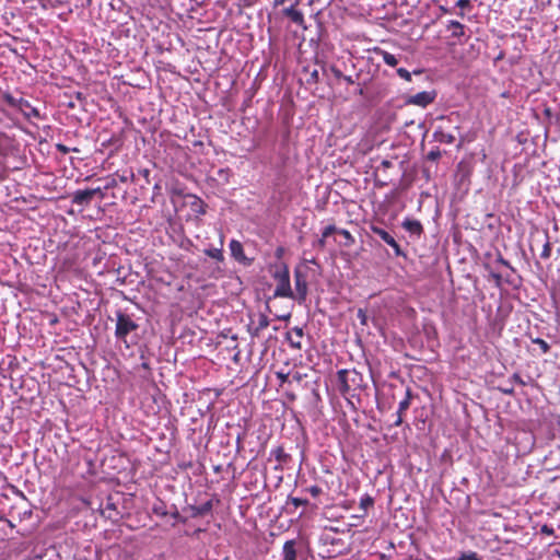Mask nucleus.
<instances>
[{
    "label": "nucleus",
    "instance_id": "09e8293b",
    "mask_svg": "<svg viewBox=\"0 0 560 560\" xmlns=\"http://www.w3.org/2000/svg\"><path fill=\"white\" fill-rule=\"evenodd\" d=\"M311 77L312 79H314L315 81L318 80V71L317 70H314L312 73H311Z\"/></svg>",
    "mask_w": 560,
    "mask_h": 560
},
{
    "label": "nucleus",
    "instance_id": "5701e85b",
    "mask_svg": "<svg viewBox=\"0 0 560 560\" xmlns=\"http://www.w3.org/2000/svg\"><path fill=\"white\" fill-rule=\"evenodd\" d=\"M500 267H501L500 265H497V269L494 271L490 272V275L493 278V280L495 281L497 285H501L502 283H504L503 282L504 270L501 269Z\"/></svg>",
    "mask_w": 560,
    "mask_h": 560
},
{
    "label": "nucleus",
    "instance_id": "de8ad7c7",
    "mask_svg": "<svg viewBox=\"0 0 560 560\" xmlns=\"http://www.w3.org/2000/svg\"><path fill=\"white\" fill-rule=\"evenodd\" d=\"M290 343H291V347H293V348H296V349H300V348H301V343H300V341L294 342V340H291V341H290Z\"/></svg>",
    "mask_w": 560,
    "mask_h": 560
},
{
    "label": "nucleus",
    "instance_id": "bb28decb",
    "mask_svg": "<svg viewBox=\"0 0 560 560\" xmlns=\"http://www.w3.org/2000/svg\"><path fill=\"white\" fill-rule=\"evenodd\" d=\"M338 231L339 229H337L334 224H329L322 231V236H324V238H327L331 234L338 233Z\"/></svg>",
    "mask_w": 560,
    "mask_h": 560
},
{
    "label": "nucleus",
    "instance_id": "e433bc0d",
    "mask_svg": "<svg viewBox=\"0 0 560 560\" xmlns=\"http://www.w3.org/2000/svg\"><path fill=\"white\" fill-rule=\"evenodd\" d=\"M314 246H315L316 248H319V249L325 248V246H326V238H324V236H322L319 240H317V241L314 243Z\"/></svg>",
    "mask_w": 560,
    "mask_h": 560
},
{
    "label": "nucleus",
    "instance_id": "6e6d98bb",
    "mask_svg": "<svg viewBox=\"0 0 560 560\" xmlns=\"http://www.w3.org/2000/svg\"><path fill=\"white\" fill-rule=\"evenodd\" d=\"M278 375H279V377H280L282 381H284V380L287 378V376H285V375H282V374H278Z\"/></svg>",
    "mask_w": 560,
    "mask_h": 560
},
{
    "label": "nucleus",
    "instance_id": "603ef678",
    "mask_svg": "<svg viewBox=\"0 0 560 560\" xmlns=\"http://www.w3.org/2000/svg\"><path fill=\"white\" fill-rule=\"evenodd\" d=\"M119 179H120V182L126 183V182H128V176L121 175L119 177Z\"/></svg>",
    "mask_w": 560,
    "mask_h": 560
},
{
    "label": "nucleus",
    "instance_id": "7c9ffc66",
    "mask_svg": "<svg viewBox=\"0 0 560 560\" xmlns=\"http://www.w3.org/2000/svg\"><path fill=\"white\" fill-rule=\"evenodd\" d=\"M471 4V0H457V8L462 10L460 15L464 16V11L468 10Z\"/></svg>",
    "mask_w": 560,
    "mask_h": 560
},
{
    "label": "nucleus",
    "instance_id": "79ce46f5",
    "mask_svg": "<svg viewBox=\"0 0 560 560\" xmlns=\"http://www.w3.org/2000/svg\"><path fill=\"white\" fill-rule=\"evenodd\" d=\"M89 190H90V192H91L92 197H93L94 195H101V197H103V192H102V188H101V187L93 188V189H89Z\"/></svg>",
    "mask_w": 560,
    "mask_h": 560
},
{
    "label": "nucleus",
    "instance_id": "7ed1b4c3",
    "mask_svg": "<svg viewBox=\"0 0 560 560\" xmlns=\"http://www.w3.org/2000/svg\"><path fill=\"white\" fill-rule=\"evenodd\" d=\"M272 277L277 281L273 298H294L290 284L289 269L285 265L277 266L272 272Z\"/></svg>",
    "mask_w": 560,
    "mask_h": 560
},
{
    "label": "nucleus",
    "instance_id": "3c124183",
    "mask_svg": "<svg viewBox=\"0 0 560 560\" xmlns=\"http://www.w3.org/2000/svg\"><path fill=\"white\" fill-rule=\"evenodd\" d=\"M343 79H345V81H346L347 83H349V84H353V83H354V81L352 80V78H351V77H343Z\"/></svg>",
    "mask_w": 560,
    "mask_h": 560
},
{
    "label": "nucleus",
    "instance_id": "f03ea898",
    "mask_svg": "<svg viewBox=\"0 0 560 560\" xmlns=\"http://www.w3.org/2000/svg\"><path fill=\"white\" fill-rule=\"evenodd\" d=\"M337 383L340 394L349 399L364 387V377L357 370L342 369L337 372Z\"/></svg>",
    "mask_w": 560,
    "mask_h": 560
},
{
    "label": "nucleus",
    "instance_id": "aec40b11",
    "mask_svg": "<svg viewBox=\"0 0 560 560\" xmlns=\"http://www.w3.org/2000/svg\"><path fill=\"white\" fill-rule=\"evenodd\" d=\"M410 404H411V393H410V389L407 388L406 396L402 400H400V402L398 405L397 412L404 413L406 410H408V408L410 407Z\"/></svg>",
    "mask_w": 560,
    "mask_h": 560
},
{
    "label": "nucleus",
    "instance_id": "4c0bfd02",
    "mask_svg": "<svg viewBox=\"0 0 560 560\" xmlns=\"http://www.w3.org/2000/svg\"><path fill=\"white\" fill-rule=\"evenodd\" d=\"M116 185H117V182L115 178L107 179V182L104 186V189L107 190V189L114 188V187H116Z\"/></svg>",
    "mask_w": 560,
    "mask_h": 560
},
{
    "label": "nucleus",
    "instance_id": "2eb2a0df",
    "mask_svg": "<svg viewBox=\"0 0 560 560\" xmlns=\"http://www.w3.org/2000/svg\"><path fill=\"white\" fill-rule=\"evenodd\" d=\"M402 226L406 231L415 235H420L422 232V225L417 220H405Z\"/></svg>",
    "mask_w": 560,
    "mask_h": 560
},
{
    "label": "nucleus",
    "instance_id": "c756f323",
    "mask_svg": "<svg viewBox=\"0 0 560 560\" xmlns=\"http://www.w3.org/2000/svg\"><path fill=\"white\" fill-rule=\"evenodd\" d=\"M192 209L199 214L206 213V206L200 199H197V201L192 205Z\"/></svg>",
    "mask_w": 560,
    "mask_h": 560
},
{
    "label": "nucleus",
    "instance_id": "58836bf2",
    "mask_svg": "<svg viewBox=\"0 0 560 560\" xmlns=\"http://www.w3.org/2000/svg\"><path fill=\"white\" fill-rule=\"evenodd\" d=\"M308 491H310V493L312 494V497H314V498H315V497H317V495L322 492L320 488H319V487H317V486H313V487H311V488L308 489Z\"/></svg>",
    "mask_w": 560,
    "mask_h": 560
},
{
    "label": "nucleus",
    "instance_id": "f8f14e48",
    "mask_svg": "<svg viewBox=\"0 0 560 560\" xmlns=\"http://www.w3.org/2000/svg\"><path fill=\"white\" fill-rule=\"evenodd\" d=\"M92 195L90 192L89 189H85V190H77L74 194H73V203L78 205V206H85L88 205L91 200H92Z\"/></svg>",
    "mask_w": 560,
    "mask_h": 560
},
{
    "label": "nucleus",
    "instance_id": "6ab92c4d",
    "mask_svg": "<svg viewBox=\"0 0 560 560\" xmlns=\"http://www.w3.org/2000/svg\"><path fill=\"white\" fill-rule=\"evenodd\" d=\"M152 512L158 515V516H161V517H164L166 515H168V510H167V506L166 504L159 500L158 502H155L152 506Z\"/></svg>",
    "mask_w": 560,
    "mask_h": 560
},
{
    "label": "nucleus",
    "instance_id": "cd10ccee",
    "mask_svg": "<svg viewBox=\"0 0 560 560\" xmlns=\"http://www.w3.org/2000/svg\"><path fill=\"white\" fill-rule=\"evenodd\" d=\"M533 342L539 346L542 353H547L550 350V346L548 345V342L541 338H536L533 340Z\"/></svg>",
    "mask_w": 560,
    "mask_h": 560
},
{
    "label": "nucleus",
    "instance_id": "4be33fe9",
    "mask_svg": "<svg viewBox=\"0 0 560 560\" xmlns=\"http://www.w3.org/2000/svg\"><path fill=\"white\" fill-rule=\"evenodd\" d=\"M20 112L27 119H30L32 117L38 118V119L42 118V115H40L39 110L36 107L32 106L31 104H30L28 108H25V110H20Z\"/></svg>",
    "mask_w": 560,
    "mask_h": 560
},
{
    "label": "nucleus",
    "instance_id": "b1692460",
    "mask_svg": "<svg viewBox=\"0 0 560 560\" xmlns=\"http://www.w3.org/2000/svg\"><path fill=\"white\" fill-rule=\"evenodd\" d=\"M550 256H551V244L549 241L548 233H546V242H545L542 250L540 253V257L542 259H548V258H550Z\"/></svg>",
    "mask_w": 560,
    "mask_h": 560
},
{
    "label": "nucleus",
    "instance_id": "13d9d810",
    "mask_svg": "<svg viewBox=\"0 0 560 560\" xmlns=\"http://www.w3.org/2000/svg\"><path fill=\"white\" fill-rule=\"evenodd\" d=\"M142 366H143L144 369H149V365H148V363H145V362H144V363H142Z\"/></svg>",
    "mask_w": 560,
    "mask_h": 560
},
{
    "label": "nucleus",
    "instance_id": "a211bd4d",
    "mask_svg": "<svg viewBox=\"0 0 560 560\" xmlns=\"http://www.w3.org/2000/svg\"><path fill=\"white\" fill-rule=\"evenodd\" d=\"M270 454L279 463H287L290 457L289 454L284 452V448L282 446H277L276 448H272Z\"/></svg>",
    "mask_w": 560,
    "mask_h": 560
},
{
    "label": "nucleus",
    "instance_id": "864d4df0",
    "mask_svg": "<svg viewBox=\"0 0 560 560\" xmlns=\"http://www.w3.org/2000/svg\"><path fill=\"white\" fill-rule=\"evenodd\" d=\"M504 393H506V394H512V393H513V389H512V388L510 389V387H506V389H504Z\"/></svg>",
    "mask_w": 560,
    "mask_h": 560
},
{
    "label": "nucleus",
    "instance_id": "2f4dec72",
    "mask_svg": "<svg viewBox=\"0 0 560 560\" xmlns=\"http://www.w3.org/2000/svg\"><path fill=\"white\" fill-rule=\"evenodd\" d=\"M456 27H457V44H462V37L465 36V33H466L465 25L457 22Z\"/></svg>",
    "mask_w": 560,
    "mask_h": 560
},
{
    "label": "nucleus",
    "instance_id": "49530a36",
    "mask_svg": "<svg viewBox=\"0 0 560 560\" xmlns=\"http://www.w3.org/2000/svg\"><path fill=\"white\" fill-rule=\"evenodd\" d=\"M382 165H383V167L388 168L392 166V162L388 160H384V161H382Z\"/></svg>",
    "mask_w": 560,
    "mask_h": 560
},
{
    "label": "nucleus",
    "instance_id": "1a4fd4ad",
    "mask_svg": "<svg viewBox=\"0 0 560 560\" xmlns=\"http://www.w3.org/2000/svg\"><path fill=\"white\" fill-rule=\"evenodd\" d=\"M3 101L12 108L19 109V110H25V108L30 107V102L27 100H24L22 97L16 98L13 95L5 93L3 95Z\"/></svg>",
    "mask_w": 560,
    "mask_h": 560
},
{
    "label": "nucleus",
    "instance_id": "72a5a7b5",
    "mask_svg": "<svg viewBox=\"0 0 560 560\" xmlns=\"http://www.w3.org/2000/svg\"><path fill=\"white\" fill-rule=\"evenodd\" d=\"M357 317L360 320L361 325L368 324V315L363 308H359L357 312Z\"/></svg>",
    "mask_w": 560,
    "mask_h": 560
},
{
    "label": "nucleus",
    "instance_id": "9b49d317",
    "mask_svg": "<svg viewBox=\"0 0 560 560\" xmlns=\"http://www.w3.org/2000/svg\"><path fill=\"white\" fill-rule=\"evenodd\" d=\"M283 14L291 19L298 25H303L304 15L301 11L296 10L294 5L283 9Z\"/></svg>",
    "mask_w": 560,
    "mask_h": 560
},
{
    "label": "nucleus",
    "instance_id": "ea45409f",
    "mask_svg": "<svg viewBox=\"0 0 560 560\" xmlns=\"http://www.w3.org/2000/svg\"><path fill=\"white\" fill-rule=\"evenodd\" d=\"M402 415H404V413H398V412L396 411V413H395L396 419H395V421H394V425H395V427H399V425H401V423H402Z\"/></svg>",
    "mask_w": 560,
    "mask_h": 560
},
{
    "label": "nucleus",
    "instance_id": "ddd939ff",
    "mask_svg": "<svg viewBox=\"0 0 560 560\" xmlns=\"http://www.w3.org/2000/svg\"><path fill=\"white\" fill-rule=\"evenodd\" d=\"M295 540H288L282 548L283 560H296Z\"/></svg>",
    "mask_w": 560,
    "mask_h": 560
},
{
    "label": "nucleus",
    "instance_id": "dca6fc26",
    "mask_svg": "<svg viewBox=\"0 0 560 560\" xmlns=\"http://www.w3.org/2000/svg\"><path fill=\"white\" fill-rule=\"evenodd\" d=\"M375 54L381 56L383 61L387 66L395 67L398 63V59L396 58V56H394L393 54H390V52H388L386 50H383L381 48H376L375 49Z\"/></svg>",
    "mask_w": 560,
    "mask_h": 560
},
{
    "label": "nucleus",
    "instance_id": "c9c22d12",
    "mask_svg": "<svg viewBox=\"0 0 560 560\" xmlns=\"http://www.w3.org/2000/svg\"><path fill=\"white\" fill-rule=\"evenodd\" d=\"M322 541L324 544H331V545H334L335 542L340 541V539H336L335 537H332L330 535H323L322 536Z\"/></svg>",
    "mask_w": 560,
    "mask_h": 560
},
{
    "label": "nucleus",
    "instance_id": "f704fd0d",
    "mask_svg": "<svg viewBox=\"0 0 560 560\" xmlns=\"http://www.w3.org/2000/svg\"><path fill=\"white\" fill-rule=\"evenodd\" d=\"M291 503L295 508H299L301 505H306L307 504V500L306 499H300V498H291Z\"/></svg>",
    "mask_w": 560,
    "mask_h": 560
},
{
    "label": "nucleus",
    "instance_id": "6e6552de",
    "mask_svg": "<svg viewBox=\"0 0 560 560\" xmlns=\"http://www.w3.org/2000/svg\"><path fill=\"white\" fill-rule=\"evenodd\" d=\"M215 502H219V500H215ZM213 505L214 499H210L200 505H189L190 517L196 518L211 513Z\"/></svg>",
    "mask_w": 560,
    "mask_h": 560
},
{
    "label": "nucleus",
    "instance_id": "4d7b16f0",
    "mask_svg": "<svg viewBox=\"0 0 560 560\" xmlns=\"http://www.w3.org/2000/svg\"><path fill=\"white\" fill-rule=\"evenodd\" d=\"M60 150L67 152V149L63 145H59Z\"/></svg>",
    "mask_w": 560,
    "mask_h": 560
},
{
    "label": "nucleus",
    "instance_id": "8fccbe9b",
    "mask_svg": "<svg viewBox=\"0 0 560 560\" xmlns=\"http://www.w3.org/2000/svg\"><path fill=\"white\" fill-rule=\"evenodd\" d=\"M285 1H287V0H273V4H275L276 7H278V5H282Z\"/></svg>",
    "mask_w": 560,
    "mask_h": 560
},
{
    "label": "nucleus",
    "instance_id": "a18cd8bd",
    "mask_svg": "<svg viewBox=\"0 0 560 560\" xmlns=\"http://www.w3.org/2000/svg\"><path fill=\"white\" fill-rule=\"evenodd\" d=\"M450 236H453V240L455 241V223L453 222L450 229Z\"/></svg>",
    "mask_w": 560,
    "mask_h": 560
},
{
    "label": "nucleus",
    "instance_id": "9d476101",
    "mask_svg": "<svg viewBox=\"0 0 560 560\" xmlns=\"http://www.w3.org/2000/svg\"><path fill=\"white\" fill-rule=\"evenodd\" d=\"M497 265H500L501 266L500 268L504 270L503 282L512 284L513 280H512L511 276L514 272V269L511 267L510 262L508 260H505L502 256H500L497 259Z\"/></svg>",
    "mask_w": 560,
    "mask_h": 560
},
{
    "label": "nucleus",
    "instance_id": "052dcab7",
    "mask_svg": "<svg viewBox=\"0 0 560 560\" xmlns=\"http://www.w3.org/2000/svg\"><path fill=\"white\" fill-rule=\"evenodd\" d=\"M559 557H560V552H558Z\"/></svg>",
    "mask_w": 560,
    "mask_h": 560
},
{
    "label": "nucleus",
    "instance_id": "20e7f679",
    "mask_svg": "<svg viewBox=\"0 0 560 560\" xmlns=\"http://www.w3.org/2000/svg\"><path fill=\"white\" fill-rule=\"evenodd\" d=\"M371 231L374 235L378 236L384 243L390 246L394 249L396 256L404 255L400 245L396 242L395 237L389 232L377 225H371Z\"/></svg>",
    "mask_w": 560,
    "mask_h": 560
},
{
    "label": "nucleus",
    "instance_id": "bf43d9fd",
    "mask_svg": "<svg viewBox=\"0 0 560 560\" xmlns=\"http://www.w3.org/2000/svg\"><path fill=\"white\" fill-rule=\"evenodd\" d=\"M459 166H460V165H458V164H457V166H456L457 173L460 171V167H459Z\"/></svg>",
    "mask_w": 560,
    "mask_h": 560
},
{
    "label": "nucleus",
    "instance_id": "a19ab883",
    "mask_svg": "<svg viewBox=\"0 0 560 560\" xmlns=\"http://www.w3.org/2000/svg\"><path fill=\"white\" fill-rule=\"evenodd\" d=\"M511 380L520 385H525V382L522 380V377L517 374V373H514L511 377Z\"/></svg>",
    "mask_w": 560,
    "mask_h": 560
},
{
    "label": "nucleus",
    "instance_id": "f257e3e1",
    "mask_svg": "<svg viewBox=\"0 0 560 560\" xmlns=\"http://www.w3.org/2000/svg\"><path fill=\"white\" fill-rule=\"evenodd\" d=\"M116 327L115 337L117 341L121 342L126 349H130L136 346L140 337L138 335L139 325L132 319V317L122 312H116Z\"/></svg>",
    "mask_w": 560,
    "mask_h": 560
},
{
    "label": "nucleus",
    "instance_id": "5fc2aeb1",
    "mask_svg": "<svg viewBox=\"0 0 560 560\" xmlns=\"http://www.w3.org/2000/svg\"><path fill=\"white\" fill-rule=\"evenodd\" d=\"M504 393H506V394H512V393H513V389H512V388L510 389V387H506V389H504Z\"/></svg>",
    "mask_w": 560,
    "mask_h": 560
},
{
    "label": "nucleus",
    "instance_id": "39448f33",
    "mask_svg": "<svg viewBox=\"0 0 560 560\" xmlns=\"http://www.w3.org/2000/svg\"><path fill=\"white\" fill-rule=\"evenodd\" d=\"M294 284L296 296L294 295L293 299H296L299 303H302L306 300L308 289L305 276L299 270L294 272Z\"/></svg>",
    "mask_w": 560,
    "mask_h": 560
},
{
    "label": "nucleus",
    "instance_id": "c03bdc74",
    "mask_svg": "<svg viewBox=\"0 0 560 560\" xmlns=\"http://www.w3.org/2000/svg\"><path fill=\"white\" fill-rule=\"evenodd\" d=\"M293 331L295 332V335L299 337V338H302L303 337V329L300 328V327H294L293 328Z\"/></svg>",
    "mask_w": 560,
    "mask_h": 560
},
{
    "label": "nucleus",
    "instance_id": "0eeeda50",
    "mask_svg": "<svg viewBox=\"0 0 560 560\" xmlns=\"http://www.w3.org/2000/svg\"><path fill=\"white\" fill-rule=\"evenodd\" d=\"M231 256L238 262L249 266L252 264V260L248 259L244 254L243 245L237 240H232L229 244Z\"/></svg>",
    "mask_w": 560,
    "mask_h": 560
},
{
    "label": "nucleus",
    "instance_id": "473e14b6",
    "mask_svg": "<svg viewBox=\"0 0 560 560\" xmlns=\"http://www.w3.org/2000/svg\"><path fill=\"white\" fill-rule=\"evenodd\" d=\"M397 74L406 81H411V73L405 68H398Z\"/></svg>",
    "mask_w": 560,
    "mask_h": 560
},
{
    "label": "nucleus",
    "instance_id": "423d86ee",
    "mask_svg": "<svg viewBox=\"0 0 560 560\" xmlns=\"http://www.w3.org/2000/svg\"><path fill=\"white\" fill-rule=\"evenodd\" d=\"M434 98L435 94L433 92L423 91L409 96L407 100V104L427 107L434 101Z\"/></svg>",
    "mask_w": 560,
    "mask_h": 560
},
{
    "label": "nucleus",
    "instance_id": "f3484780",
    "mask_svg": "<svg viewBox=\"0 0 560 560\" xmlns=\"http://www.w3.org/2000/svg\"><path fill=\"white\" fill-rule=\"evenodd\" d=\"M338 234L343 238V241L340 242L341 246L351 247L354 244L355 240L348 230L339 229Z\"/></svg>",
    "mask_w": 560,
    "mask_h": 560
},
{
    "label": "nucleus",
    "instance_id": "412c9836",
    "mask_svg": "<svg viewBox=\"0 0 560 560\" xmlns=\"http://www.w3.org/2000/svg\"><path fill=\"white\" fill-rule=\"evenodd\" d=\"M205 254L212 258V259H215L218 261H223L224 260V256H223V250H222V247L220 248H208V249H205Z\"/></svg>",
    "mask_w": 560,
    "mask_h": 560
},
{
    "label": "nucleus",
    "instance_id": "c85d7f7f",
    "mask_svg": "<svg viewBox=\"0 0 560 560\" xmlns=\"http://www.w3.org/2000/svg\"><path fill=\"white\" fill-rule=\"evenodd\" d=\"M168 514L177 522H186V520L180 516L176 505H172V511H168Z\"/></svg>",
    "mask_w": 560,
    "mask_h": 560
},
{
    "label": "nucleus",
    "instance_id": "a878e982",
    "mask_svg": "<svg viewBox=\"0 0 560 560\" xmlns=\"http://www.w3.org/2000/svg\"><path fill=\"white\" fill-rule=\"evenodd\" d=\"M457 560H481L480 557L474 551H466L460 555Z\"/></svg>",
    "mask_w": 560,
    "mask_h": 560
},
{
    "label": "nucleus",
    "instance_id": "4468645a",
    "mask_svg": "<svg viewBox=\"0 0 560 560\" xmlns=\"http://www.w3.org/2000/svg\"><path fill=\"white\" fill-rule=\"evenodd\" d=\"M268 326H269V318L266 315L260 314L258 316L257 325L253 329H250V335L253 337H258L260 331L266 329Z\"/></svg>",
    "mask_w": 560,
    "mask_h": 560
},
{
    "label": "nucleus",
    "instance_id": "37998d69",
    "mask_svg": "<svg viewBox=\"0 0 560 560\" xmlns=\"http://www.w3.org/2000/svg\"><path fill=\"white\" fill-rule=\"evenodd\" d=\"M541 532L547 534V535H552L553 534V529L551 527L547 526V525H544L541 527Z\"/></svg>",
    "mask_w": 560,
    "mask_h": 560
},
{
    "label": "nucleus",
    "instance_id": "393cba45",
    "mask_svg": "<svg viewBox=\"0 0 560 560\" xmlns=\"http://www.w3.org/2000/svg\"><path fill=\"white\" fill-rule=\"evenodd\" d=\"M374 500L369 494H364L360 499V508L366 511L369 508L373 506Z\"/></svg>",
    "mask_w": 560,
    "mask_h": 560
}]
</instances>
